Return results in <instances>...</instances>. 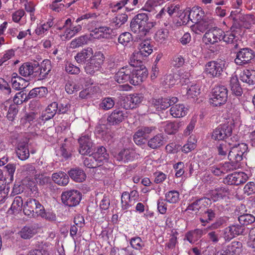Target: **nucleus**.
<instances>
[{
    "mask_svg": "<svg viewBox=\"0 0 255 255\" xmlns=\"http://www.w3.org/2000/svg\"><path fill=\"white\" fill-rule=\"evenodd\" d=\"M168 31L166 29H160L155 34L154 39L156 41L162 42L168 37Z\"/></svg>",
    "mask_w": 255,
    "mask_h": 255,
    "instance_id": "obj_60",
    "label": "nucleus"
},
{
    "mask_svg": "<svg viewBox=\"0 0 255 255\" xmlns=\"http://www.w3.org/2000/svg\"><path fill=\"white\" fill-rule=\"evenodd\" d=\"M206 209V210H204V212L201 213V217L199 219L200 221L204 226L213 221L217 216L215 210L209 208V207Z\"/></svg>",
    "mask_w": 255,
    "mask_h": 255,
    "instance_id": "obj_22",
    "label": "nucleus"
},
{
    "mask_svg": "<svg viewBox=\"0 0 255 255\" xmlns=\"http://www.w3.org/2000/svg\"><path fill=\"white\" fill-rule=\"evenodd\" d=\"M128 17V15L126 13L118 14L113 19V23L117 28L120 27L127 21Z\"/></svg>",
    "mask_w": 255,
    "mask_h": 255,
    "instance_id": "obj_61",
    "label": "nucleus"
},
{
    "mask_svg": "<svg viewBox=\"0 0 255 255\" xmlns=\"http://www.w3.org/2000/svg\"><path fill=\"white\" fill-rule=\"evenodd\" d=\"M247 212L245 205L241 204L238 207V219L239 223L244 226L251 225L255 222V216Z\"/></svg>",
    "mask_w": 255,
    "mask_h": 255,
    "instance_id": "obj_15",
    "label": "nucleus"
},
{
    "mask_svg": "<svg viewBox=\"0 0 255 255\" xmlns=\"http://www.w3.org/2000/svg\"><path fill=\"white\" fill-rule=\"evenodd\" d=\"M40 69L38 80H42L47 78L52 69L51 61L47 59L43 60L40 64Z\"/></svg>",
    "mask_w": 255,
    "mask_h": 255,
    "instance_id": "obj_30",
    "label": "nucleus"
},
{
    "mask_svg": "<svg viewBox=\"0 0 255 255\" xmlns=\"http://www.w3.org/2000/svg\"><path fill=\"white\" fill-rule=\"evenodd\" d=\"M78 151L82 155H88L93 153V143L88 134H82L78 139Z\"/></svg>",
    "mask_w": 255,
    "mask_h": 255,
    "instance_id": "obj_13",
    "label": "nucleus"
},
{
    "mask_svg": "<svg viewBox=\"0 0 255 255\" xmlns=\"http://www.w3.org/2000/svg\"><path fill=\"white\" fill-rule=\"evenodd\" d=\"M212 202L207 197H203L196 199L187 207L186 211L190 210L198 213L203 211L205 209L210 207Z\"/></svg>",
    "mask_w": 255,
    "mask_h": 255,
    "instance_id": "obj_14",
    "label": "nucleus"
},
{
    "mask_svg": "<svg viewBox=\"0 0 255 255\" xmlns=\"http://www.w3.org/2000/svg\"><path fill=\"white\" fill-rule=\"evenodd\" d=\"M23 212L30 217L36 218L38 216L48 220H54L55 217L49 213H46L45 209L38 200L28 198L24 205Z\"/></svg>",
    "mask_w": 255,
    "mask_h": 255,
    "instance_id": "obj_1",
    "label": "nucleus"
},
{
    "mask_svg": "<svg viewBox=\"0 0 255 255\" xmlns=\"http://www.w3.org/2000/svg\"><path fill=\"white\" fill-rule=\"evenodd\" d=\"M229 85L233 95L237 97H240L242 95L243 93V89L237 76L231 78Z\"/></svg>",
    "mask_w": 255,
    "mask_h": 255,
    "instance_id": "obj_26",
    "label": "nucleus"
},
{
    "mask_svg": "<svg viewBox=\"0 0 255 255\" xmlns=\"http://www.w3.org/2000/svg\"><path fill=\"white\" fill-rule=\"evenodd\" d=\"M165 200L170 203H176L179 200V193L176 190H171L165 194Z\"/></svg>",
    "mask_w": 255,
    "mask_h": 255,
    "instance_id": "obj_48",
    "label": "nucleus"
},
{
    "mask_svg": "<svg viewBox=\"0 0 255 255\" xmlns=\"http://www.w3.org/2000/svg\"><path fill=\"white\" fill-rule=\"evenodd\" d=\"M248 176L243 172H235L228 175L224 179V183L230 185H239L245 183Z\"/></svg>",
    "mask_w": 255,
    "mask_h": 255,
    "instance_id": "obj_12",
    "label": "nucleus"
},
{
    "mask_svg": "<svg viewBox=\"0 0 255 255\" xmlns=\"http://www.w3.org/2000/svg\"><path fill=\"white\" fill-rule=\"evenodd\" d=\"M73 147L71 142L67 138H65L64 142L61 143L58 155L62 156L65 160L69 159L72 156Z\"/></svg>",
    "mask_w": 255,
    "mask_h": 255,
    "instance_id": "obj_20",
    "label": "nucleus"
},
{
    "mask_svg": "<svg viewBox=\"0 0 255 255\" xmlns=\"http://www.w3.org/2000/svg\"><path fill=\"white\" fill-rule=\"evenodd\" d=\"M138 49L144 57H148L153 51L152 46L147 40H144L139 44Z\"/></svg>",
    "mask_w": 255,
    "mask_h": 255,
    "instance_id": "obj_42",
    "label": "nucleus"
},
{
    "mask_svg": "<svg viewBox=\"0 0 255 255\" xmlns=\"http://www.w3.org/2000/svg\"><path fill=\"white\" fill-rule=\"evenodd\" d=\"M232 144L229 152L228 159L239 164L243 159L244 154L248 150V145L245 143H232Z\"/></svg>",
    "mask_w": 255,
    "mask_h": 255,
    "instance_id": "obj_6",
    "label": "nucleus"
},
{
    "mask_svg": "<svg viewBox=\"0 0 255 255\" xmlns=\"http://www.w3.org/2000/svg\"><path fill=\"white\" fill-rule=\"evenodd\" d=\"M90 40V37L87 35L81 36L73 40L71 42V47L72 48H76L80 46L87 44Z\"/></svg>",
    "mask_w": 255,
    "mask_h": 255,
    "instance_id": "obj_43",
    "label": "nucleus"
},
{
    "mask_svg": "<svg viewBox=\"0 0 255 255\" xmlns=\"http://www.w3.org/2000/svg\"><path fill=\"white\" fill-rule=\"evenodd\" d=\"M243 244L239 241H234L225 248L230 255H239L242 252Z\"/></svg>",
    "mask_w": 255,
    "mask_h": 255,
    "instance_id": "obj_36",
    "label": "nucleus"
},
{
    "mask_svg": "<svg viewBox=\"0 0 255 255\" xmlns=\"http://www.w3.org/2000/svg\"><path fill=\"white\" fill-rule=\"evenodd\" d=\"M228 95V90L226 86H216L212 90L209 103L213 107H221L227 102Z\"/></svg>",
    "mask_w": 255,
    "mask_h": 255,
    "instance_id": "obj_4",
    "label": "nucleus"
},
{
    "mask_svg": "<svg viewBox=\"0 0 255 255\" xmlns=\"http://www.w3.org/2000/svg\"><path fill=\"white\" fill-rule=\"evenodd\" d=\"M81 30L82 26L81 25L78 24L74 26L72 23L71 26H68L65 30L64 35H65L66 38H71Z\"/></svg>",
    "mask_w": 255,
    "mask_h": 255,
    "instance_id": "obj_46",
    "label": "nucleus"
},
{
    "mask_svg": "<svg viewBox=\"0 0 255 255\" xmlns=\"http://www.w3.org/2000/svg\"><path fill=\"white\" fill-rule=\"evenodd\" d=\"M21 183L25 189H29L32 193L37 192V187L35 182L29 178L25 177L21 181Z\"/></svg>",
    "mask_w": 255,
    "mask_h": 255,
    "instance_id": "obj_50",
    "label": "nucleus"
},
{
    "mask_svg": "<svg viewBox=\"0 0 255 255\" xmlns=\"http://www.w3.org/2000/svg\"><path fill=\"white\" fill-rule=\"evenodd\" d=\"M94 159L101 163L104 161H107L109 158V154L107 150L103 146L97 147L96 151L92 153Z\"/></svg>",
    "mask_w": 255,
    "mask_h": 255,
    "instance_id": "obj_35",
    "label": "nucleus"
},
{
    "mask_svg": "<svg viewBox=\"0 0 255 255\" xmlns=\"http://www.w3.org/2000/svg\"><path fill=\"white\" fill-rule=\"evenodd\" d=\"M132 39V35L128 32L120 34L118 37V42L124 46H127Z\"/></svg>",
    "mask_w": 255,
    "mask_h": 255,
    "instance_id": "obj_57",
    "label": "nucleus"
},
{
    "mask_svg": "<svg viewBox=\"0 0 255 255\" xmlns=\"http://www.w3.org/2000/svg\"><path fill=\"white\" fill-rule=\"evenodd\" d=\"M224 65L215 61L208 62L205 66V72L210 77H218L223 71Z\"/></svg>",
    "mask_w": 255,
    "mask_h": 255,
    "instance_id": "obj_16",
    "label": "nucleus"
},
{
    "mask_svg": "<svg viewBox=\"0 0 255 255\" xmlns=\"http://www.w3.org/2000/svg\"><path fill=\"white\" fill-rule=\"evenodd\" d=\"M147 57H144L143 54L139 50L134 51L130 58V64L132 67H138L142 66L141 63Z\"/></svg>",
    "mask_w": 255,
    "mask_h": 255,
    "instance_id": "obj_33",
    "label": "nucleus"
},
{
    "mask_svg": "<svg viewBox=\"0 0 255 255\" xmlns=\"http://www.w3.org/2000/svg\"><path fill=\"white\" fill-rule=\"evenodd\" d=\"M240 79L249 85L255 84V70H244L240 75Z\"/></svg>",
    "mask_w": 255,
    "mask_h": 255,
    "instance_id": "obj_31",
    "label": "nucleus"
},
{
    "mask_svg": "<svg viewBox=\"0 0 255 255\" xmlns=\"http://www.w3.org/2000/svg\"><path fill=\"white\" fill-rule=\"evenodd\" d=\"M143 100V97L140 94L134 93L130 94L129 98L128 99V101L129 102V108L133 109L136 107L137 105L140 104Z\"/></svg>",
    "mask_w": 255,
    "mask_h": 255,
    "instance_id": "obj_47",
    "label": "nucleus"
},
{
    "mask_svg": "<svg viewBox=\"0 0 255 255\" xmlns=\"http://www.w3.org/2000/svg\"><path fill=\"white\" fill-rule=\"evenodd\" d=\"M215 23L214 20L212 17H209L205 15L196 25L191 26L192 30L197 34L199 32H204L206 30L209 31L215 28Z\"/></svg>",
    "mask_w": 255,
    "mask_h": 255,
    "instance_id": "obj_11",
    "label": "nucleus"
},
{
    "mask_svg": "<svg viewBox=\"0 0 255 255\" xmlns=\"http://www.w3.org/2000/svg\"><path fill=\"white\" fill-rule=\"evenodd\" d=\"M232 145H233L232 142L229 141H223L218 144L216 148L218 155L225 158L227 154L229 155Z\"/></svg>",
    "mask_w": 255,
    "mask_h": 255,
    "instance_id": "obj_32",
    "label": "nucleus"
},
{
    "mask_svg": "<svg viewBox=\"0 0 255 255\" xmlns=\"http://www.w3.org/2000/svg\"><path fill=\"white\" fill-rule=\"evenodd\" d=\"M18 106L15 105H11L7 112L6 117L9 121H13L18 113Z\"/></svg>",
    "mask_w": 255,
    "mask_h": 255,
    "instance_id": "obj_63",
    "label": "nucleus"
},
{
    "mask_svg": "<svg viewBox=\"0 0 255 255\" xmlns=\"http://www.w3.org/2000/svg\"><path fill=\"white\" fill-rule=\"evenodd\" d=\"M105 59L104 54L101 51L96 52L91 58L88 59L84 65V70L86 74L94 75L100 71Z\"/></svg>",
    "mask_w": 255,
    "mask_h": 255,
    "instance_id": "obj_3",
    "label": "nucleus"
},
{
    "mask_svg": "<svg viewBox=\"0 0 255 255\" xmlns=\"http://www.w3.org/2000/svg\"><path fill=\"white\" fill-rule=\"evenodd\" d=\"M95 34L101 33L100 37L104 38H109L113 32L112 29L108 26H100L98 28H95L93 30Z\"/></svg>",
    "mask_w": 255,
    "mask_h": 255,
    "instance_id": "obj_44",
    "label": "nucleus"
},
{
    "mask_svg": "<svg viewBox=\"0 0 255 255\" xmlns=\"http://www.w3.org/2000/svg\"><path fill=\"white\" fill-rule=\"evenodd\" d=\"M57 112H58V104L54 102L47 106L46 109L42 112L39 118L43 121H47L53 118Z\"/></svg>",
    "mask_w": 255,
    "mask_h": 255,
    "instance_id": "obj_21",
    "label": "nucleus"
},
{
    "mask_svg": "<svg viewBox=\"0 0 255 255\" xmlns=\"http://www.w3.org/2000/svg\"><path fill=\"white\" fill-rule=\"evenodd\" d=\"M81 199V193L76 190L65 191L61 195L62 203L69 207L76 206L79 204Z\"/></svg>",
    "mask_w": 255,
    "mask_h": 255,
    "instance_id": "obj_7",
    "label": "nucleus"
},
{
    "mask_svg": "<svg viewBox=\"0 0 255 255\" xmlns=\"http://www.w3.org/2000/svg\"><path fill=\"white\" fill-rule=\"evenodd\" d=\"M127 113L119 109L114 110L107 118L108 123L110 125H117L122 122L126 117Z\"/></svg>",
    "mask_w": 255,
    "mask_h": 255,
    "instance_id": "obj_18",
    "label": "nucleus"
},
{
    "mask_svg": "<svg viewBox=\"0 0 255 255\" xmlns=\"http://www.w3.org/2000/svg\"><path fill=\"white\" fill-rule=\"evenodd\" d=\"M185 109L183 104H177L171 107L170 113L174 118L183 117L186 115Z\"/></svg>",
    "mask_w": 255,
    "mask_h": 255,
    "instance_id": "obj_40",
    "label": "nucleus"
},
{
    "mask_svg": "<svg viewBox=\"0 0 255 255\" xmlns=\"http://www.w3.org/2000/svg\"><path fill=\"white\" fill-rule=\"evenodd\" d=\"M200 93V89L199 86L196 84L188 86L187 88L186 95L188 99L197 97Z\"/></svg>",
    "mask_w": 255,
    "mask_h": 255,
    "instance_id": "obj_51",
    "label": "nucleus"
},
{
    "mask_svg": "<svg viewBox=\"0 0 255 255\" xmlns=\"http://www.w3.org/2000/svg\"><path fill=\"white\" fill-rule=\"evenodd\" d=\"M23 200L20 196H16L11 204V207L8 210L10 214H17L22 209Z\"/></svg>",
    "mask_w": 255,
    "mask_h": 255,
    "instance_id": "obj_41",
    "label": "nucleus"
},
{
    "mask_svg": "<svg viewBox=\"0 0 255 255\" xmlns=\"http://www.w3.org/2000/svg\"><path fill=\"white\" fill-rule=\"evenodd\" d=\"M178 99L175 97L153 98L149 101L150 107L155 109L157 111H161L176 103Z\"/></svg>",
    "mask_w": 255,
    "mask_h": 255,
    "instance_id": "obj_5",
    "label": "nucleus"
},
{
    "mask_svg": "<svg viewBox=\"0 0 255 255\" xmlns=\"http://www.w3.org/2000/svg\"><path fill=\"white\" fill-rule=\"evenodd\" d=\"M68 173V176L76 182H82L85 180L86 178L85 172L79 167L71 168Z\"/></svg>",
    "mask_w": 255,
    "mask_h": 255,
    "instance_id": "obj_24",
    "label": "nucleus"
},
{
    "mask_svg": "<svg viewBox=\"0 0 255 255\" xmlns=\"http://www.w3.org/2000/svg\"><path fill=\"white\" fill-rule=\"evenodd\" d=\"M166 142L164 135L161 133H158L151 138L147 142V145L153 149H157L164 145Z\"/></svg>",
    "mask_w": 255,
    "mask_h": 255,
    "instance_id": "obj_23",
    "label": "nucleus"
},
{
    "mask_svg": "<svg viewBox=\"0 0 255 255\" xmlns=\"http://www.w3.org/2000/svg\"><path fill=\"white\" fill-rule=\"evenodd\" d=\"M94 51L92 48L87 47L82 49L75 56V59L78 63H86L87 59L91 58L94 55Z\"/></svg>",
    "mask_w": 255,
    "mask_h": 255,
    "instance_id": "obj_25",
    "label": "nucleus"
},
{
    "mask_svg": "<svg viewBox=\"0 0 255 255\" xmlns=\"http://www.w3.org/2000/svg\"><path fill=\"white\" fill-rule=\"evenodd\" d=\"M115 102L114 100L111 97L105 98L102 100L99 107V109L105 111L112 109L115 105Z\"/></svg>",
    "mask_w": 255,
    "mask_h": 255,
    "instance_id": "obj_49",
    "label": "nucleus"
},
{
    "mask_svg": "<svg viewBox=\"0 0 255 255\" xmlns=\"http://www.w3.org/2000/svg\"><path fill=\"white\" fill-rule=\"evenodd\" d=\"M179 128V124L177 122H167L164 128L165 132L168 134L176 133Z\"/></svg>",
    "mask_w": 255,
    "mask_h": 255,
    "instance_id": "obj_54",
    "label": "nucleus"
},
{
    "mask_svg": "<svg viewBox=\"0 0 255 255\" xmlns=\"http://www.w3.org/2000/svg\"><path fill=\"white\" fill-rule=\"evenodd\" d=\"M37 233L35 226H25L19 232L18 234L23 239H29L33 237Z\"/></svg>",
    "mask_w": 255,
    "mask_h": 255,
    "instance_id": "obj_29",
    "label": "nucleus"
},
{
    "mask_svg": "<svg viewBox=\"0 0 255 255\" xmlns=\"http://www.w3.org/2000/svg\"><path fill=\"white\" fill-rule=\"evenodd\" d=\"M233 132V125L224 124L218 126L214 129L211 138L215 140H224L231 136Z\"/></svg>",
    "mask_w": 255,
    "mask_h": 255,
    "instance_id": "obj_8",
    "label": "nucleus"
},
{
    "mask_svg": "<svg viewBox=\"0 0 255 255\" xmlns=\"http://www.w3.org/2000/svg\"><path fill=\"white\" fill-rule=\"evenodd\" d=\"M53 181L61 186H66L69 183V176L65 172L54 173L52 175Z\"/></svg>",
    "mask_w": 255,
    "mask_h": 255,
    "instance_id": "obj_37",
    "label": "nucleus"
},
{
    "mask_svg": "<svg viewBox=\"0 0 255 255\" xmlns=\"http://www.w3.org/2000/svg\"><path fill=\"white\" fill-rule=\"evenodd\" d=\"M191 21L196 25L205 16L204 11L200 7L194 6L189 11Z\"/></svg>",
    "mask_w": 255,
    "mask_h": 255,
    "instance_id": "obj_28",
    "label": "nucleus"
},
{
    "mask_svg": "<svg viewBox=\"0 0 255 255\" xmlns=\"http://www.w3.org/2000/svg\"><path fill=\"white\" fill-rule=\"evenodd\" d=\"M227 218L225 217H221L218 218L214 223L211 224L208 229L214 230L221 228L224 224L226 223Z\"/></svg>",
    "mask_w": 255,
    "mask_h": 255,
    "instance_id": "obj_62",
    "label": "nucleus"
},
{
    "mask_svg": "<svg viewBox=\"0 0 255 255\" xmlns=\"http://www.w3.org/2000/svg\"><path fill=\"white\" fill-rule=\"evenodd\" d=\"M131 199L129 193L128 192H124L121 196V204L123 210H127L128 209L131 204Z\"/></svg>",
    "mask_w": 255,
    "mask_h": 255,
    "instance_id": "obj_56",
    "label": "nucleus"
},
{
    "mask_svg": "<svg viewBox=\"0 0 255 255\" xmlns=\"http://www.w3.org/2000/svg\"><path fill=\"white\" fill-rule=\"evenodd\" d=\"M254 57L255 52L252 49L241 48L237 52L235 63L239 66H245L250 63Z\"/></svg>",
    "mask_w": 255,
    "mask_h": 255,
    "instance_id": "obj_9",
    "label": "nucleus"
},
{
    "mask_svg": "<svg viewBox=\"0 0 255 255\" xmlns=\"http://www.w3.org/2000/svg\"><path fill=\"white\" fill-rule=\"evenodd\" d=\"M12 87L17 90L24 89L27 86V81L21 77H17V79H11Z\"/></svg>",
    "mask_w": 255,
    "mask_h": 255,
    "instance_id": "obj_53",
    "label": "nucleus"
},
{
    "mask_svg": "<svg viewBox=\"0 0 255 255\" xmlns=\"http://www.w3.org/2000/svg\"><path fill=\"white\" fill-rule=\"evenodd\" d=\"M133 77V67L125 66L121 68L115 74L114 79L119 83L129 82L131 84Z\"/></svg>",
    "mask_w": 255,
    "mask_h": 255,
    "instance_id": "obj_10",
    "label": "nucleus"
},
{
    "mask_svg": "<svg viewBox=\"0 0 255 255\" xmlns=\"http://www.w3.org/2000/svg\"><path fill=\"white\" fill-rule=\"evenodd\" d=\"M224 34V31L221 29L215 27V28L206 32L205 35L208 39V42L211 44H214L219 41L223 40Z\"/></svg>",
    "mask_w": 255,
    "mask_h": 255,
    "instance_id": "obj_19",
    "label": "nucleus"
},
{
    "mask_svg": "<svg viewBox=\"0 0 255 255\" xmlns=\"http://www.w3.org/2000/svg\"><path fill=\"white\" fill-rule=\"evenodd\" d=\"M48 93L47 88L44 87H36L31 90L27 94L28 98H41L44 97Z\"/></svg>",
    "mask_w": 255,
    "mask_h": 255,
    "instance_id": "obj_38",
    "label": "nucleus"
},
{
    "mask_svg": "<svg viewBox=\"0 0 255 255\" xmlns=\"http://www.w3.org/2000/svg\"><path fill=\"white\" fill-rule=\"evenodd\" d=\"M240 164L236 162L230 161V162H226L224 163L220 164L219 166L221 167L224 173L231 171L239 167Z\"/></svg>",
    "mask_w": 255,
    "mask_h": 255,
    "instance_id": "obj_52",
    "label": "nucleus"
},
{
    "mask_svg": "<svg viewBox=\"0 0 255 255\" xmlns=\"http://www.w3.org/2000/svg\"><path fill=\"white\" fill-rule=\"evenodd\" d=\"M98 163V161L96 160L93 156L86 157L83 162L84 166L89 168H94L100 166L101 164L100 163L99 164Z\"/></svg>",
    "mask_w": 255,
    "mask_h": 255,
    "instance_id": "obj_64",
    "label": "nucleus"
},
{
    "mask_svg": "<svg viewBox=\"0 0 255 255\" xmlns=\"http://www.w3.org/2000/svg\"><path fill=\"white\" fill-rule=\"evenodd\" d=\"M164 2V0H147L142 9L151 11L152 8L159 5Z\"/></svg>",
    "mask_w": 255,
    "mask_h": 255,
    "instance_id": "obj_59",
    "label": "nucleus"
},
{
    "mask_svg": "<svg viewBox=\"0 0 255 255\" xmlns=\"http://www.w3.org/2000/svg\"><path fill=\"white\" fill-rule=\"evenodd\" d=\"M134 151L130 149L122 150L116 157L117 160L123 161L125 163L131 161L134 158Z\"/></svg>",
    "mask_w": 255,
    "mask_h": 255,
    "instance_id": "obj_34",
    "label": "nucleus"
},
{
    "mask_svg": "<svg viewBox=\"0 0 255 255\" xmlns=\"http://www.w3.org/2000/svg\"><path fill=\"white\" fill-rule=\"evenodd\" d=\"M130 244L131 247L136 250L140 251L144 247V244L140 237H134L131 239Z\"/></svg>",
    "mask_w": 255,
    "mask_h": 255,
    "instance_id": "obj_58",
    "label": "nucleus"
},
{
    "mask_svg": "<svg viewBox=\"0 0 255 255\" xmlns=\"http://www.w3.org/2000/svg\"><path fill=\"white\" fill-rule=\"evenodd\" d=\"M32 63L25 62L23 63L19 68V73L21 76L26 77L31 76Z\"/></svg>",
    "mask_w": 255,
    "mask_h": 255,
    "instance_id": "obj_45",
    "label": "nucleus"
},
{
    "mask_svg": "<svg viewBox=\"0 0 255 255\" xmlns=\"http://www.w3.org/2000/svg\"><path fill=\"white\" fill-rule=\"evenodd\" d=\"M155 25V22L149 20L145 13H139L135 15L130 23V30L134 33H141L146 35Z\"/></svg>",
    "mask_w": 255,
    "mask_h": 255,
    "instance_id": "obj_2",
    "label": "nucleus"
},
{
    "mask_svg": "<svg viewBox=\"0 0 255 255\" xmlns=\"http://www.w3.org/2000/svg\"><path fill=\"white\" fill-rule=\"evenodd\" d=\"M223 40L228 44H233L235 48L238 47L239 37L236 35V33L232 31L224 32Z\"/></svg>",
    "mask_w": 255,
    "mask_h": 255,
    "instance_id": "obj_39",
    "label": "nucleus"
},
{
    "mask_svg": "<svg viewBox=\"0 0 255 255\" xmlns=\"http://www.w3.org/2000/svg\"><path fill=\"white\" fill-rule=\"evenodd\" d=\"M135 69L133 67V79L131 82V84L136 86L139 85L147 77L148 71L143 65L138 66Z\"/></svg>",
    "mask_w": 255,
    "mask_h": 255,
    "instance_id": "obj_17",
    "label": "nucleus"
},
{
    "mask_svg": "<svg viewBox=\"0 0 255 255\" xmlns=\"http://www.w3.org/2000/svg\"><path fill=\"white\" fill-rule=\"evenodd\" d=\"M207 195L208 196L207 198L210 199V202L212 200L214 202L223 199L225 196L223 193L217 189L210 191Z\"/></svg>",
    "mask_w": 255,
    "mask_h": 255,
    "instance_id": "obj_55",
    "label": "nucleus"
},
{
    "mask_svg": "<svg viewBox=\"0 0 255 255\" xmlns=\"http://www.w3.org/2000/svg\"><path fill=\"white\" fill-rule=\"evenodd\" d=\"M16 153L18 158L21 160H25L29 157V151L28 144L24 142H19L17 144Z\"/></svg>",
    "mask_w": 255,
    "mask_h": 255,
    "instance_id": "obj_27",
    "label": "nucleus"
}]
</instances>
